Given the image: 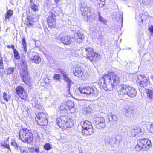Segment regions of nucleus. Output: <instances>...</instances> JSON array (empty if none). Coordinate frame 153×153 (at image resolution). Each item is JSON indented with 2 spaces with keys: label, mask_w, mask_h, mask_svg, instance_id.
Listing matches in <instances>:
<instances>
[{
  "label": "nucleus",
  "mask_w": 153,
  "mask_h": 153,
  "mask_svg": "<svg viewBox=\"0 0 153 153\" xmlns=\"http://www.w3.org/2000/svg\"><path fill=\"white\" fill-rule=\"evenodd\" d=\"M120 81L119 76L114 74L112 73L110 74H105L100 79L98 84L102 86L105 90L111 91L115 84L118 83Z\"/></svg>",
  "instance_id": "f257e3e1"
},
{
  "label": "nucleus",
  "mask_w": 153,
  "mask_h": 153,
  "mask_svg": "<svg viewBox=\"0 0 153 153\" xmlns=\"http://www.w3.org/2000/svg\"><path fill=\"white\" fill-rule=\"evenodd\" d=\"M122 138L120 135H118L115 139L110 137L109 135L107 134L104 136L105 143L106 146L111 148L113 150L114 148L119 146L120 142L122 141Z\"/></svg>",
  "instance_id": "f03ea898"
},
{
  "label": "nucleus",
  "mask_w": 153,
  "mask_h": 153,
  "mask_svg": "<svg viewBox=\"0 0 153 153\" xmlns=\"http://www.w3.org/2000/svg\"><path fill=\"white\" fill-rule=\"evenodd\" d=\"M82 55L86 57L91 62H97L99 60L100 55L93 51L90 47L83 48L81 50Z\"/></svg>",
  "instance_id": "7ed1b4c3"
},
{
  "label": "nucleus",
  "mask_w": 153,
  "mask_h": 153,
  "mask_svg": "<svg viewBox=\"0 0 153 153\" xmlns=\"http://www.w3.org/2000/svg\"><path fill=\"white\" fill-rule=\"evenodd\" d=\"M19 136L20 139L25 143H30L33 140L32 132L27 128H24L21 129L19 131Z\"/></svg>",
  "instance_id": "20e7f679"
},
{
  "label": "nucleus",
  "mask_w": 153,
  "mask_h": 153,
  "mask_svg": "<svg viewBox=\"0 0 153 153\" xmlns=\"http://www.w3.org/2000/svg\"><path fill=\"white\" fill-rule=\"evenodd\" d=\"M56 123L61 128L66 129L73 126L74 123L73 120L71 119H68V117L62 116L57 119Z\"/></svg>",
  "instance_id": "39448f33"
},
{
  "label": "nucleus",
  "mask_w": 153,
  "mask_h": 153,
  "mask_svg": "<svg viewBox=\"0 0 153 153\" xmlns=\"http://www.w3.org/2000/svg\"><path fill=\"white\" fill-rule=\"evenodd\" d=\"M79 90L81 93L86 94L89 97L91 96L96 97L99 96V91L95 87L86 86L83 88H79Z\"/></svg>",
  "instance_id": "423d86ee"
},
{
  "label": "nucleus",
  "mask_w": 153,
  "mask_h": 153,
  "mask_svg": "<svg viewBox=\"0 0 153 153\" xmlns=\"http://www.w3.org/2000/svg\"><path fill=\"white\" fill-rule=\"evenodd\" d=\"M21 64L22 66L25 67V69L23 70L22 73V79L23 82H24L25 84L28 86H31L32 84V82L30 80V76L28 74V71L27 70V62L25 60L22 59Z\"/></svg>",
  "instance_id": "0eeeda50"
},
{
  "label": "nucleus",
  "mask_w": 153,
  "mask_h": 153,
  "mask_svg": "<svg viewBox=\"0 0 153 153\" xmlns=\"http://www.w3.org/2000/svg\"><path fill=\"white\" fill-rule=\"evenodd\" d=\"M36 121L41 126L46 125L48 122L47 115L44 113L39 112L36 115Z\"/></svg>",
  "instance_id": "6e6552de"
},
{
  "label": "nucleus",
  "mask_w": 153,
  "mask_h": 153,
  "mask_svg": "<svg viewBox=\"0 0 153 153\" xmlns=\"http://www.w3.org/2000/svg\"><path fill=\"white\" fill-rule=\"evenodd\" d=\"M55 13L54 10H51L49 12V16L47 19V23L48 27L51 28L55 27Z\"/></svg>",
  "instance_id": "1a4fd4ad"
},
{
  "label": "nucleus",
  "mask_w": 153,
  "mask_h": 153,
  "mask_svg": "<svg viewBox=\"0 0 153 153\" xmlns=\"http://www.w3.org/2000/svg\"><path fill=\"white\" fill-rule=\"evenodd\" d=\"M137 85L141 87H145L149 84L147 78L140 75L138 76L137 80Z\"/></svg>",
  "instance_id": "9d476101"
},
{
  "label": "nucleus",
  "mask_w": 153,
  "mask_h": 153,
  "mask_svg": "<svg viewBox=\"0 0 153 153\" xmlns=\"http://www.w3.org/2000/svg\"><path fill=\"white\" fill-rule=\"evenodd\" d=\"M95 124L96 128L99 129H103L106 125L104 118L100 117H96L95 119Z\"/></svg>",
  "instance_id": "9b49d317"
},
{
  "label": "nucleus",
  "mask_w": 153,
  "mask_h": 153,
  "mask_svg": "<svg viewBox=\"0 0 153 153\" xmlns=\"http://www.w3.org/2000/svg\"><path fill=\"white\" fill-rule=\"evenodd\" d=\"M130 135L131 136L135 137H140L143 135L144 133V131L140 127L136 126L130 131Z\"/></svg>",
  "instance_id": "f8f14e48"
},
{
  "label": "nucleus",
  "mask_w": 153,
  "mask_h": 153,
  "mask_svg": "<svg viewBox=\"0 0 153 153\" xmlns=\"http://www.w3.org/2000/svg\"><path fill=\"white\" fill-rule=\"evenodd\" d=\"M137 142L141 146L145 148L143 150H147L152 146L151 141L147 138L138 140H137Z\"/></svg>",
  "instance_id": "ddd939ff"
},
{
  "label": "nucleus",
  "mask_w": 153,
  "mask_h": 153,
  "mask_svg": "<svg viewBox=\"0 0 153 153\" xmlns=\"http://www.w3.org/2000/svg\"><path fill=\"white\" fill-rule=\"evenodd\" d=\"M130 86L127 84H120L117 86V91L118 93L122 95H126L129 90Z\"/></svg>",
  "instance_id": "4468645a"
},
{
  "label": "nucleus",
  "mask_w": 153,
  "mask_h": 153,
  "mask_svg": "<svg viewBox=\"0 0 153 153\" xmlns=\"http://www.w3.org/2000/svg\"><path fill=\"white\" fill-rule=\"evenodd\" d=\"M61 72L62 75L63 77V79L65 80L67 83V93L69 94H71L70 90L71 85V83H72V82L68 78V75L66 74L65 72H64L63 71H62Z\"/></svg>",
  "instance_id": "2eb2a0df"
},
{
  "label": "nucleus",
  "mask_w": 153,
  "mask_h": 153,
  "mask_svg": "<svg viewBox=\"0 0 153 153\" xmlns=\"http://www.w3.org/2000/svg\"><path fill=\"white\" fill-rule=\"evenodd\" d=\"M26 13L28 15L27 20L26 21V25L28 27H30L33 25L34 21L33 20V17L30 14V10H27Z\"/></svg>",
  "instance_id": "dca6fc26"
},
{
  "label": "nucleus",
  "mask_w": 153,
  "mask_h": 153,
  "mask_svg": "<svg viewBox=\"0 0 153 153\" xmlns=\"http://www.w3.org/2000/svg\"><path fill=\"white\" fill-rule=\"evenodd\" d=\"M30 60L32 62L36 64H39L41 61V58L39 54L35 52L32 53V56L30 58Z\"/></svg>",
  "instance_id": "f3484780"
},
{
  "label": "nucleus",
  "mask_w": 153,
  "mask_h": 153,
  "mask_svg": "<svg viewBox=\"0 0 153 153\" xmlns=\"http://www.w3.org/2000/svg\"><path fill=\"white\" fill-rule=\"evenodd\" d=\"M80 125L82 127V129L86 130L93 127L91 123L87 120L81 122Z\"/></svg>",
  "instance_id": "a211bd4d"
},
{
  "label": "nucleus",
  "mask_w": 153,
  "mask_h": 153,
  "mask_svg": "<svg viewBox=\"0 0 153 153\" xmlns=\"http://www.w3.org/2000/svg\"><path fill=\"white\" fill-rule=\"evenodd\" d=\"M125 114L127 117H130L134 113L133 108L131 106L126 105L124 108Z\"/></svg>",
  "instance_id": "6ab92c4d"
},
{
  "label": "nucleus",
  "mask_w": 153,
  "mask_h": 153,
  "mask_svg": "<svg viewBox=\"0 0 153 153\" xmlns=\"http://www.w3.org/2000/svg\"><path fill=\"white\" fill-rule=\"evenodd\" d=\"M84 38V36L82 33L79 32L75 34L74 38V42L76 43L81 42Z\"/></svg>",
  "instance_id": "aec40b11"
},
{
  "label": "nucleus",
  "mask_w": 153,
  "mask_h": 153,
  "mask_svg": "<svg viewBox=\"0 0 153 153\" xmlns=\"http://www.w3.org/2000/svg\"><path fill=\"white\" fill-rule=\"evenodd\" d=\"M83 68L81 67L77 66L75 68V71L74 72V74L75 76L78 77H81L83 75Z\"/></svg>",
  "instance_id": "412c9836"
},
{
  "label": "nucleus",
  "mask_w": 153,
  "mask_h": 153,
  "mask_svg": "<svg viewBox=\"0 0 153 153\" xmlns=\"http://www.w3.org/2000/svg\"><path fill=\"white\" fill-rule=\"evenodd\" d=\"M82 135L86 136H90L94 133L93 128L92 127L88 129H82Z\"/></svg>",
  "instance_id": "4be33fe9"
},
{
  "label": "nucleus",
  "mask_w": 153,
  "mask_h": 153,
  "mask_svg": "<svg viewBox=\"0 0 153 153\" xmlns=\"http://www.w3.org/2000/svg\"><path fill=\"white\" fill-rule=\"evenodd\" d=\"M61 42L65 45H68L71 42V38L69 36H65L63 37H61L60 39Z\"/></svg>",
  "instance_id": "5701e85b"
},
{
  "label": "nucleus",
  "mask_w": 153,
  "mask_h": 153,
  "mask_svg": "<svg viewBox=\"0 0 153 153\" xmlns=\"http://www.w3.org/2000/svg\"><path fill=\"white\" fill-rule=\"evenodd\" d=\"M127 94L130 97H134L137 94L136 90L134 88L130 87L129 90Z\"/></svg>",
  "instance_id": "b1692460"
},
{
  "label": "nucleus",
  "mask_w": 153,
  "mask_h": 153,
  "mask_svg": "<svg viewBox=\"0 0 153 153\" xmlns=\"http://www.w3.org/2000/svg\"><path fill=\"white\" fill-rule=\"evenodd\" d=\"M105 0H97L95 3L96 6L99 8L102 7L105 4Z\"/></svg>",
  "instance_id": "393cba45"
},
{
  "label": "nucleus",
  "mask_w": 153,
  "mask_h": 153,
  "mask_svg": "<svg viewBox=\"0 0 153 153\" xmlns=\"http://www.w3.org/2000/svg\"><path fill=\"white\" fill-rule=\"evenodd\" d=\"M148 98L150 100H153V90L150 89H148L146 91Z\"/></svg>",
  "instance_id": "a878e982"
},
{
  "label": "nucleus",
  "mask_w": 153,
  "mask_h": 153,
  "mask_svg": "<svg viewBox=\"0 0 153 153\" xmlns=\"http://www.w3.org/2000/svg\"><path fill=\"white\" fill-rule=\"evenodd\" d=\"M148 16L145 15H143L141 16L140 18L139 19V24L141 26L143 23V22L146 20L147 19Z\"/></svg>",
  "instance_id": "bb28decb"
},
{
  "label": "nucleus",
  "mask_w": 153,
  "mask_h": 153,
  "mask_svg": "<svg viewBox=\"0 0 153 153\" xmlns=\"http://www.w3.org/2000/svg\"><path fill=\"white\" fill-rule=\"evenodd\" d=\"M67 110H70L71 109L74 108V103L71 101L69 100L66 102Z\"/></svg>",
  "instance_id": "cd10ccee"
},
{
  "label": "nucleus",
  "mask_w": 153,
  "mask_h": 153,
  "mask_svg": "<svg viewBox=\"0 0 153 153\" xmlns=\"http://www.w3.org/2000/svg\"><path fill=\"white\" fill-rule=\"evenodd\" d=\"M25 89L22 87V86H18L16 88V92L17 94H18L19 96V95L23 93V91H25Z\"/></svg>",
  "instance_id": "c85d7f7f"
},
{
  "label": "nucleus",
  "mask_w": 153,
  "mask_h": 153,
  "mask_svg": "<svg viewBox=\"0 0 153 153\" xmlns=\"http://www.w3.org/2000/svg\"><path fill=\"white\" fill-rule=\"evenodd\" d=\"M38 5L35 4L33 2L32 0H30V8L32 10H38Z\"/></svg>",
  "instance_id": "c756f323"
},
{
  "label": "nucleus",
  "mask_w": 153,
  "mask_h": 153,
  "mask_svg": "<svg viewBox=\"0 0 153 153\" xmlns=\"http://www.w3.org/2000/svg\"><path fill=\"white\" fill-rule=\"evenodd\" d=\"M22 44L23 48L24 51L25 53V54L27 51V44L25 39L23 38L22 40Z\"/></svg>",
  "instance_id": "7c9ffc66"
},
{
  "label": "nucleus",
  "mask_w": 153,
  "mask_h": 153,
  "mask_svg": "<svg viewBox=\"0 0 153 153\" xmlns=\"http://www.w3.org/2000/svg\"><path fill=\"white\" fill-rule=\"evenodd\" d=\"M29 150L31 153H39V148L30 147L29 148Z\"/></svg>",
  "instance_id": "2f4dec72"
},
{
  "label": "nucleus",
  "mask_w": 153,
  "mask_h": 153,
  "mask_svg": "<svg viewBox=\"0 0 153 153\" xmlns=\"http://www.w3.org/2000/svg\"><path fill=\"white\" fill-rule=\"evenodd\" d=\"M19 96L23 100H26L27 98V94L26 91L25 90Z\"/></svg>",
  "instance_id": "473e14b6"
},
{
  "label": "nucleus",
  "mask_w": 153,
  "mask_h": 153,
  "mask_svg": "<svg viewBox=\"0 0 153 153\" xmlns=\"http://www.w3.org/2000/svg\"><path fill=\"white\" fill-rule=\"evenodd\" d=\"M10 95L7 94L6 92H4L3 93V97L4 99L7 102L9 101V99L10 97Z\"/></svg>",
  "instance_id": "72a5a7b5"
},
{
  "label": "nucleus",
  "mask_w": 153,
  "mask_h": 153,
  "mask_svg": "<svg viewBox=\"0 0 153 153\" xmlns=\"http://www.w3.org/2000/svg\"><path fill=\"white\" fill-rule=\"evenodd\" d=\"M60 110H67V103L66 102H64L62 103L60 108Z\"/></svg>",
  "instance_id": "f704fd0d"
},
{
  "label": "nucleus",
  "mask_w": 153,
  "mask_h": 153,
  "mask_svg": "<svg viewBox=\"0 0 153 153\" xmlns=\"http://www.w3.org/2000/svg\"><path fill=\"white\" fill-rule=\"evenodd\" d=\"M138 44L141 46L143 45L144 43V40L143 36H141L138 39Z\"/></svg>",
  "instance_id": "c9c22d12"
},
{
  "label": "nucleus",
  "mask_w": 153,
  "mask_h": 153,
  "mask_svg": "<svg viewBox=\"0 0 153 153\" xmlns=\"http://www.w3.org/2000/svg\"><path fill=\"white\" fill-rule=\"evenodd\" d=\"M98 19L99 20V21L103 23L104 24H105L106 23V19H104L102 16L98 12Z\"/></svg>",
  "instance_id": "e433bc0d"
},
{
  "label": "nucleus",
  "mask_w": 153,
  "mask_h": 153,
  "mask_svg": "<svg viewBox=\"0 0 153 153\" xmlns=\"http://www.w3.org/2000/svg\"><path fill=\"white\" fill-rule=\"evenodd\" d=\"M109 116V119H112V121L113 120L114 121L116 122L117 120V117L114 115H113L112 113H111Z\"/></svg>",
  "instance_id": "4c0bfd02"
},
{
  "label": "nucleus",
  "mask_w": 153,
  "mask_h": 153,
  "mask_svg": "<svg viewBox=\"0 0 153 153\" xmlns=\"http://www.w3.org/2000/svg\"><path fill=\"white\" fill-rule=\"evenodd\" d=\"M144 147H142V146H141L140 145L137 143V144L135 146V149L137 151H139L141 150H143V149H144Z\"/></svg>",
  "instance_id": "58836bf2"
},
{
  "label": "nucleus",
  "mask_w": 153,
  "mask_h": 153,
  "mask_svg": "<svg viewBox=\"0 0 153 153\" xmlns=\"http://www.w3.org/2000/svg\"><path fill=\"white\" fill-rule=\"evenodd\" d=\"M13 13L12 10H8V11L6 13L5 18L9 19L12 15Z\"/></svg>",
  "instance_id": "ea45409f"
},
{
  "label": "nucleus",
  "mask_w": 153,
  "mask_h": 153,
  "mask_svg": "<svg viewBox=\"0 0 153 153\" xmlns=\"http://www.w3.org/2000/svg\"><path fill=\"white\" fill-rule=\"evenodd\" d=\"M13 53L15 58L17 59H18L20 58V57L19 55V53L16 49H14Z\"/></svg>",
  "instance_id": "a19ab883"
},
{
  "label": "nucleus",
  "mask_w": 153,
  "mask_h": 153,
  "mask_svg": "<svg viewBox=\"0 0 153 153\" xmlns=\"http://www.w3.org/2000/svg\"><path fill=\"white\" fill-rule=\"evenodd\" d=\"M7 70V75H10L12 74L14 71L15 68L14 67H11L8 69H6Z\"/></svg>",
  "instance_id": "79ce46f5"
},
{
  "label": "nucleus",
  "mask_w": 153,
  "mask_h": 153,
  "mask_svg": "<svg viewBox=\"0 0 153 153\" xmlns=\"http://www.w3.org/2000/svg\"><path fill=\"white\" fill-rule=\"evenodd\" d=\"M82 15L83 16H86L87 17L90 16L91 15L90 13L88 14V10H83L82 11L81 10Z\"/></svg>",
  "instance_id": "37998d69"
},
{
  "label": "nucleus",
  "mask_w": 153,
  "mask_h": 153,
  "mask_svg": "<svg viewBox=\"0 0 153 153\" xmlns=\"http://www.w3.org/2000/svg\"><path fill=\"white\" fill-rule=\"evenodd\" d=\"M51 148L50 144L49 143H46L44 146V148L47 150H49Z\"/></svg>",
  "instance_id": "c03bdc74"
},
{
  "label": "nucleus",
  "mask_w": 153,
  "mask_h": 153,
  "mask_svg": "<svg viewBox=\"0 0 153 153\" xmlns=\"http://www.w3.org/2000/svg\"><path fill=\"white\" fill-rule=\"evenodd\" d=\"M4 65H3V60L1 56V54L0 53V69H3Z\"/></svg>",
  "instance_id": "a18cd8bd"
},
{
  "label": "nucleus",
  "mask_w": 153,
  "mask_h": 153,
  "mask_svg": "<svg viewBox=\"0 0 153 153\" xmlns=\"http://www.w3.org/2000/svg\"><path fill=\"white\" fill-rule=\"evenodd\" d=\"M11 144L12 145L14 146L15 149H18V147L16 141L14 140L12 141Z\"/></svg>",
  "instance_id": "49530a36"
},
{
  "label": "nucleus",
  "mask_w": 153,
  "mask_h": 153,
  "mask_svg": "<svg viewBox=\"0 0 153 153\" xmlns=\"http://www.w3.org/2000/svg\"><path fill=\"white\" fill-rule=\"evenodd\" d=\"M59 76L60 75L58 74H55L53 76V78L54 80H58L59 79Z\"/></svg>",
  "instance_id": "de8ad7c7"
},
{
  "label": "nucleus",
  "mask_w": 153,
  "mask_h": 153,
  "mask_svg": "<svg viewBox=\"0 0 153 153\" xmlns=\"http://www.w3.org/2000/svg\"><path fill=\"white\" fill-rule=\"evenodd\" d=\"M81 9H88V7H87V6L85 4V2H83V3H81Z\"/></svg>",
  "instance_id": "09e8293b"
},
{
  "label": "nucleus",
  "mask_w": 153,
  "mask_h": 153,
  "mask_svg": "<svg viewBox=\"0 0 153 153\" xmlns=\"http://www.w3.org/2000/svg\"><path fill=\"white\" fill-rule=\"evenodd\" d=\"M35 107L37 109H39L41 107V106L39 103H35Z\"/></svg>",
  "instance_id": "8fccbe9b"
},
{
  "label": "nucleus",
  "mask_w": 153,
  "mask_h": 153,
  "mask_svg": "<svg viewBox=\"0 0 153 153\" xmlns=\"http://www.w3.org/2000/svg\"><path fill=\"white\" fill-rule=\"evenodd\" d=\"M1 145L2 146H3V147H6V148L10 150V147H9V145H8L7 144H3L2 143H1Z\"/></svg>",
  "instance_id": "3c124183"
},
{
  "label": "nucleus",
  "mask_w": 153,
  "mask_h": 153,
  "mask_svg": "<svg viewBox=\"0 0 153 153\" xmlns=\"http://www.w3.org/2000/svg\"><path fill=\"white\" fill-rule=\"evenodd\" d=\"M1 145L2 146H3V147H6V148L10 150V147H9V145H8L7 144H3L2 143H1Z\"/></svg>",
  "instance_id": "603ef678"
},
{
  "label": "nucleus",
  "mask_w": 153,
  "mask_h": 153,
  "mask_svg": "<svg viewBox=\"0 0 153 153\" xmlns=\"http://www.w3.org/2000/svg\"><path fill=\"white\" fill-rule=\"evenodd\" d=\"M1 145L2 146H3V147H6V148L10 150V147H9V145H8L7 144H3L2 143H1Z\"/></svg>",
  "instance_id": "864d4df0"
},
{
  "label": "nucleus",
  "mask_w": 153,
  "mask_h": 153,
  "mask_svg": "<svg viewBox=\"0 0 153 153\" xmlns=\"http://www.w3.org/2000/svg\"><path fill=\"white\" fill-rule=\"evenodd\" d=\"M149 131L150 132L153 134V123L150 125Z\"/></svg>",
  "instance_id": "5fc2aeb1"
},
{
  "label": "nucleus",
  "mask_w": 153,
  "mask_h": 153,
  "mask_svg": "<svg viewBox=\"0 0 153 153\" xmlns=\"http://www.w3.org/2000/svg\"><path fill=\"white\" fill-rule=\"evenodd\" d=\"M149 30L151 32V35H153V26H151L149 29Z\"/></svg>",
  "instance_id": "6e6d98bb"
},
{
  "label": "nucleus",
  "mask_w": 153,
  "mask_h": 153,
  "mask_svg": "<svg viewBox=\"0 0 153 153\" xmlns=\"http://www.w3.org/2000/svg\"><path fill=\"white\" fill-rule=\"evenodd\" d=\"M20 150L21 153H28V151L27 150L23 149L22 148Z\"/></svg>",
  "instance_id": "4d7b16f0"
},
{
  "label": "nucleus",
  "mask_w": 153,
  "mask_h": 153,
  "mask_svg": "<svg viewBox=\"0 0 153 153\" xmlns=\"http://www.w3.org/2000/svg\"><path fill=\"white\" fill-rule=\"evenodd\" d=\"M4 74V72L3 70V69H0V75L2 76Z\"/></svg>",
  "instance_id": "13d9d810"
},
{
  "label": "nucleus",
  "mask_w": 153,
  "mask_h": 153,
  "mask_svg": "<svg viewBox=\"0 0 153 153\" xmlns=\"http://www.w3.org/2000/svg\"><path fill=\"white\" fill-rule=\"evenodd\" d=\"M123 13H121L120 14H117V15H118L119 16H120V17L121 18V20L122 22L123 21Z\"/></svg>",
  "instance_id": "bf43d9fd"
},
{
  "label": "nucleus",
  "mask_w": 153,
  "mask_h": 153,
  "mask_svg": "<svg viewBox=\"0 0 153 153\" xmlns=\"http://www.w3.org/2000/svg\"><path fill=\"white\" fill-rule=\"evenodd\" d=\"M35 137H37L38 138H39V136L38 135V133H36V135H35Z\"/></svg>",
  "instance_id": "052dcab7"
},
{
  "label": "nucleus",
  "mask_w": 153,
  "mask_h": 153,
  "mask_svg": "<svg viewBox=\"0 0 153 153\" xmlns=\"http://www.w3.org/2000/svg\"><path fill=\"white\" fill-rule=\"evenodd\" d=\"M11 48L12 49H13V51L14 50V49H14V46L13 45H12L11 47Z\"/></svg>",
  "instance_id": "680f3d73"
},
{
  "label": "nucleus",
  "mask_w": 153,
  "mask_h": 153,
  "mask_svg": "<svg viewBox=\"0 0 153 153\" xmlns=\"http://www.w3.org/2000/svg\"><path fill=\"white\" fill-rule=\"evenodd\" d=\"M55 2L56 3L60 1V0H54Z\"/></svg>",
  "instance_id": "e2e57ef3"
},
{
  "label": "nucleus",
  "mask_w": 153,
  "mask_h": 153,
  "mask_svg": "<svg viewBox=\"0 0 153 153\" xmlns=\"http://www.w3.org/2000/svg\"><path fill=\"white\" fill-rule=\"evenodd\" d=\"M7 47L9 48H11V47L10 45H8L7 46Z\"/></svg>",
  "instance_id": "0e129e2a"
},
{
  "label": "nucleus",
  "mask_w": 153,
  "mask_h": 153,
  "mask_svg": "<svg viewBox=\"0 0 153 153\" xmlns=\"http://www.w3.org/2000/svg\"><path fill=\"white\" fill-rule=\"evenodd\" d=\"M79 153H82V152H79Z\"/></svg>",
  "instance_id": "69168bd1"
},
{
  "label": "nucleus",
  "mask_w": 153,
  "mask_h": 153,
  "mask_svg": "<svg viewBox=\"0 0 153 153\" xmlns=\"http://www.w3.org/2000/svg\"><path fill=\"white\" fill-rule=\"evenodd\" d=\"M36 10H33V11H35V12L36 11Z\"/></svg>",
  "instance_id": "338daca9"
},
{
  "label": "nucleus",
  "mask_w": 153,
  "mask_h": 153,
  "mask_svg": "<svg viewBox=\"0 0 153 153\" xmlns=\"http://www.w3.org/2000/svg\"><path fill=\"white\" fill-rule=\"evenodd\" d=\"M40 153H42V152H41Z\"/></svg>",
  "instance_id": "774afa93"
}]
</instances>
